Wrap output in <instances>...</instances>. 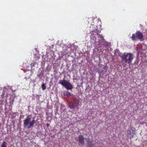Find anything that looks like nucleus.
<instances>
[{
  "label": "nucleus",
  "instance_id": "1",
  "mask_svg": "<svg viewBox=\"0 0 147 147\" xmlns=\"http://www.w3.org/2000/svg\"><path fill=\"white\" fill-rule=\"evenodd\" d=\"M122 61L125 63H130L133 59V55L131 53H125L121 57Z\"/></svg>",
  "mask_w": 147,
  "mask_h": 147
},
{
  "label": "nucleus",
  "instance_id": "2",
  "mask_svg": "<svg viewBox=\"0 0 147 147\" xmlns=\"http://www.w3.org/2000/svg\"><path fill=\"white\" fill-rule=\"evenodd\" d=\"M30 118H26L23 121V125L25 128L29 129L31 127L34 126V124L35 123L34 120H32L30 121Z\"/></svg>",
  "mask_w": 147,
  "mask_h": 147
},
{
  "label": "nucleus",
  "instance_id": "3",
  "mask_svg": "<svg viewBox=\"0 0 147 147\" xmlns=\"http://www.w3.org/2000/svg\"><path fill=\"white\" fill-rule=\"evenodd\" d=\"M59 84L64 86L67 90H71L73 87L70 83L65 80H60L59 82Z\"/></svg>",
  "mask_w": 147,
  "mask_h": 147
},
{
  "label": "nucleus",
  "instance_id": "4",
  "mask_svg": "<svg viewBox=\"0 0 147 147\" xmlns=\"http://www.w3.org/2000/svg\"><path fill=\"white\" fill-rule=\"evenodd\" d=\"M79 103V100L77 99H73L72 101L69 103V106L70 109H73L77 107Z\"/></svg>",
  "mask_w": 147,
  "mask_h": 147
},
{
  "label": "nucleus",
  "instance_id": "5",
  "mask_svg": "<svg viewBox=\"0 0 147 147\" xmlns=\"http://www.w3.org/2000/svg\"><path fill=\"white\" fill-rule=\"evenodd\" d=\"M96 27L97 28H96L95 29L91 31L90 32L91 35L93 36L98 34L100 32V31L98 30L97 27L96 26Z\"/></svg>",
  "mask_w": 147,
  "mask_h": 147
},
{
  "label": "nucleus",
  "instance_id": "6",
  "mask_svg": "<svg viewBox=\"0 0 147 147\" xmlns=\"http://www.w3.org/2000/svg\"><path fill=\"white\" fill-rule=\"evenodd\" d=\"M135 128L134 127H131V128L129 129L128 130L127 134L131 136V137L132 138L133 136V134L135 133Z\"/></svg>",
  "mask_w": 147,
  "mask_h": 147
},
{
  "label": "nucleus",
  "instance_id": "7",
  "mask_svg": "<svg viewBox=\"0 0 147 147\" xmlns=\"http://www.w3.org/2000/svg\"><path fill=\"white\" fill-rule=\"evenodd\" d=\"M136 37L139 39H141L143 38V34L139 31H137L136 33Z\"/></svg>",
  "mask_w": 147,
  "mask_h": 147
},
{
  "label": "nucleus",
  "instance_id": "8",
  "mask_svg": "<svg viewBox=\"0 0 147 147\" xmlns=\"http://www.w3.org/2000/svg\"><path fill=\"white\" fill-rule=\"evenodd\" d=\"M78 139L79 143L81 144L82 145L84 144V138L83 135H80L78 136Z\"/></svg>",
  "mask_w": 147,
  "mask_h": 147
},
{
  "label": "nucleus",
  "instance_id": "9",
  "mask_svg": "<svg viewBox=\"0 0 147 147\" xmlns=\"http://www.w3.org/2000/svg\"><path fill=\"white\" fill-rule=\"evenodd\" d=\"M63 95L65 96L68 97L71 96V94L70 92L69 91H65L63 92Z\"/></svg>",
  "mask_w": 147,
  "mask_h": 147
},
{
  "label": "nucleus",
  "instance_id": "10",
  "mask_svg": "<svg viewBox=\"0 0 147 147\" xmlns=\"http://www.w3.org/2000/svg\"><path fill=\"white\" fill-rule=\"evenodd\" d=\"M7 147V143L5 141H3L1 145V147Z\"/></svg>",
  "mask_w": 147,
  "mask_h": 147
},
{
  "label": "nucleus",
  "instance_id": "11",
  "mask_svg": "<svg viewBox=\"0 0 147 147\" xmlns=\"http://www.w3.org/2000/svg\"><path fill=\"white\" fill-rule=\"evenodd\" d=\"M94 146L91 142H89L88 143V147H93Z\"/></svg>",
  "mask_w": 147,
  "mask_h": 147
},
{
  "label": "nucleus",
  "instance_id": "12",
  "mask_svg": "<svg viewBox=\"0 0 147 147\" xmlns=\"http://www.w3.org/2000/svg\"><path fill=\"white\" fill-rule=\"evenodd\" d=\"M136 36L135 35L133 34L132 36L131 37V38L133 40H135L136 39Z\"/></svg>",
  "mask_w": 147,
  "mask_h": 147
},
{
  "label": "nucleus",
  "instance_id": "13",
  "mask_svg": "<svg viewBox=\"0 0 147 147\" xmlns=\"http://www.w3.org/2000/svg\"><path fill=\"white\" fill-rule=\"evenodd\" d=\"M41 87L42 90H45L46 88L45 84L44 83L42 84V85Z\"/></svg>",
  "mask_w": 147,
  "mask_h": 147
},
{
  "label": "nucleus",
  "instance_id": "14",
  "mask_svg": "<svg viewBox=\"0 0 147 147\" xmlns=\"http://www.w3.org/2000/svg\"><path fill=\"white\" fill-rule=\"evenodd\" d=\"M98 38H100L102 39H103V37L102 34H98Z\"/></svg>",
  "mask_w": 147,
  "mask_h": 147
},
{
  "label": "nucleus",
  "instance_id": "15",
  "mask_svg": "<svg viewBox=\"0 0 147 147\" xmlns=\"http://www.w3.org/2000/svg\"><path fill=\"white\" fill-rule=\"evenodd\" d=\"M103 45H104V46H106V45H105L104 44H103Z\"/></svg>",
  "mask_w": 147,
  "mask_h": 147
},
{
  "label": "nucleus",
  "instance_id": "16",
  "mask_svg": "<svg viewBox=\"0 0 147 147\" xmlns=\"http://www.w3.org/2000/svg\"><path fill=\"white\" fill-rule=\"evenodd\" d=\"M105 42L104 41H103V42Z\"/></svg>",
  "mask_w": 147,
  "mask_h": 147
}]
</instances>
